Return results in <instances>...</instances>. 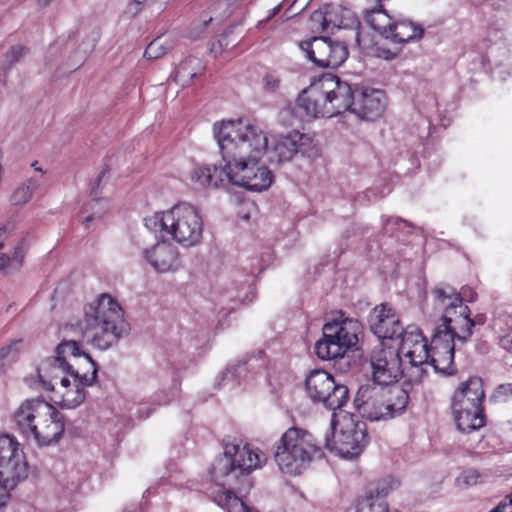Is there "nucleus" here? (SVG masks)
Segmentation results:
<instances>
[{
  "label": "nucleus",
  "instance_id": "obj_30",
  "mask_svg": "<svg viewBox=\"0 0 512 512\" xmlns=\"http://www.w3.org/2000/svg\"><path fill=\"white\" fill-rule=\"evenodd\" d=\"M200 68V63L196 58L184 60L174 73L175 82L182 86L190 85Z\"/></svg>",
  "mask_w": 512,
  "mask_h": 512
},
{
  "label": "nucleus",
  "instance_id": "obj_22",
  "mask_svg": "<svg viewBox=\"0 0 512 512\" xmlns=\"http://www.w3.org/2000/svg\"><path fill=\"white\" fill-rule=\"evenodd\" d=\"M455 347L456 344L454 341L435 332L432 338L427 364L433 366L437 372L452 375L455 372L453 366Z\"/></svg>",
  "mask_w": 512,
  "mask_h": 512
},
{
  "label": "nucleus",
  "instance_id": "obj_45",
  "mask_svg": "<svg viewBox=\"0 0 512 512\" xmlns=\"http://www.w3.org/2000/svg\"><path fill=\"white\" fill-rule=\"evenodd\" d=\"M96 219L94 214H91L87 217H84L81 219L82 225L87 229L90 227V223L93 222Z\"/></svg>",
  "mask_w": 512,
  "mask_h": 512
},
{
  "label": "nucleus",
  "instance_id": "obj_42",
  "mask_svg": "<svg viewBox=\"0 0 512 512\" xmlns=\"http://www.w3.org/2000/svg\"><path fill=\"white\" fill-rule=\"evenodd\" d=\"M462 478L467 485L472 486L477 484L479 474L476 471H468L465 474H463Z\"/></svg>",
  "mask_w": 512,
  "mask_h": 512
},
{
  "label": "nucleus",
  "instance_id": "obj_53",
  "mask_svg": "<svg viewBox=\"0 0 512 512\" xmlns=\"http://www.w3.org/2000/svg\"><path fill=\"white\" fill-rule=\"evenodd\" d=\"M279 9H280V6L275 7L273 15H275Z\"/></svg>",
  "mask_w": 512,
  "mask_h": 512
},
{
  "label": "nucleus",
  "instance_id": "obj_6",
  "mask_svg": "<svg viewBox=\"0 0 512 512\" xmlns=\"http://www.w3.org/2000/svg\"><path fill=\"white\" fill-rule=\"evenodd\" d=\"M145 225L161 237L170 236L184 247L195 246L202 239V217L194 206L187 203L177 204L169 210L155 213L145 219Z\"/></svg>",
  "mask_w": 512,
  "mask_h": 512
},
{
  "label": "nucleus",
  "instance_id": "obj_11",
  "mask_svg": "<svg viewBox=\"0 0 512 512\" xmlns=\"http://www.w3.org/2000/svg\"><path fill=\"white\" fill-rule=\"evenodd\" d=\"M305 389L313 403L322 404L330 410L340 409L349 398L348 388L337 384L334 377L325 370H313L305 381Z\"/></svg>",
  "mask_w": 512,
  "mask_h": 512
},
{
  "label": "nucleus",
  "instance_id": "obj_1",
  "mask_svg": "<svg viewBox=\"0 0 512 512\" xmlns=\"http://www.w3.org/2000/svg\"><path fill=\"white\" fill-rule=\"evenodd\" d=\"M224 165L197 167L191 180L201 188H218L228 183L251 191L268 189L273 182L271 170L260 164L267 149V138L260 125L249 119L227 120L213 127Z\"/></svg>",
  "mask_w": 512,
  "mask_h": 512
},
{
  "label": "nucleus",
  "instance_id": "obj_18",
  "mask_svg": "<svg viewBox=\"0 0 512 512\" xmlns=\"http://www.w3.org/2000/svg\"><path fill=\"white\" fill-rule=\"evenodd\" d=\"M67 373H60V378L49 381L48 378L39 377L46 390L52 391V400L63 408L73 409L81 405L86 397L84 387L80 380L72 377L71 381Z\"/></svg>",
  "mask_w": 512,
  "mask_h": 512
},
{
  "label": "nucleus",
  "instance_id": "obj_35",
  "mask_svg": "<svg viewBox=\"0 0 512 512\" xmlns=\"http://www.w3.org/2000/svg\"><path fill=\"white\" fill-rule=\"evenodd\" d=\"M367 504L370 507L371 512H397L395 510L391 511L385 500L382 497L377 496L375 500L373 497H369L367 499Z\"/></svg>",
  "mask_w": 512,
  "mask_h": 512
},
{
  "label": "nucleus",
  "instance_id": "obj_13",
  "mask_svg": "<svg viewBox=\"0 0 512 512\" xmlns=\"http://www.w3.org/2000/svg\"><path fill=\"white\" fill-rule=\"evenodd\" d=\"M28 476V463L17 441L8 435L0 436V483L15 488Z\"/></svg>",
  "mask_w": 512,
  "mask_h": 512
},
{
  "label": "nucleus",
  "instance_id": "obj_3",
  "mask_svg": "<svg viewBox=\"0 0 512 512\" xmlns=\"http://www.w3.org/2000/svg\"><path fill=\"white\" fill-rule=\"evenodd\" d=\"M266 460L263 452L252 450L248 445L226 443L223 454L215 458L210 474L216 484L230 488L219 490L214 496V501L226 512H257L236 496L231 488L241 477L262 467Z\"/></svg>",
  "mask_w": 512,
  "mask_h": 512
},
{
  "label": "nucleus",
  "instance_id": "obj_19",
  "mask_svg": "<svg viewBox=\"0 0 512 512\" xmlns=\"http://www.w3.org/2000/svg\"><path fill=\"white\" fill-rule=\"evenodd\" d=\"M354 403L359 413L371 421L390 418L381 385H362L357 391Z\"/></svg>",
  "mask_w": 512,
  "mask_h": 512
},
{
  "label": "nucleus",
  "instance_id": "obj_33",
  "mask_svg": "<svg viewBox=\"0 0 512 512\" xmlns=\"http://www.w3.org/2000/svg\"><path fill=\"white\" fill-rule=\"evenodd\" d=\"M171 49L170 41L165 37L154 39L145 49V57L148 59H159Z\"/></svg>",
  "mask_w": 512,
  "mask_h": 512
},
{
  "label": "nucleus",
  "instance_id": "obj_41",
  "mask_svg": "<svg viewBox=\"0 0 512 512\" xmlns=\"http://www.w3.org/2000/svg\"><path fill=\"white\" fill-rule=\"evenodd\" d=\"M500 345L505 350L512 353V330L508 331L500 338Z\"/></svg>",
  "mask_w": 512,
  "mask_h": 512
},
{
  "label": "nucleus",
  "instance_id": "obj_34",
  "mask_svg": "<svg viewBox=\"0 0 512 512\" xmlns=\"http://www.w3.org/2000/svg\"><path fill=\"white\" fill-rule=\"evenodd\" d=\"M309 29L313 33H329L325 7L314 11L309 18Z\"/></svg>",
  "mask_w": 512,
  "mask_h": 512
},
{
  "label": "nucleus",
  "instance_id": "obj_17",
  "mask_svg": "<svg viewBox=\"0 0 512 512\" xmlns=\"http://www.w3.org/2000/svg\"><path fill=\"white\" fill-rule=\"evenodd\" d=\"M476 320H472L471 311L465 304L455 310H449L448 315H442L441 323L436 327L435 332L452 341L464 344L473 334V327Z\"/></svg>",
  "mask_w": 512,
  "mask_h": 512
},
{
  "label": "nucleus",
  "instance_id": "obj_20",
  "mask_svg": "<svg viewBox=\"0 0 512 512\" xmlns=\"http://www.w3.org/2000/svg\"><path fill=\"white\" fill-rule=\"evenodd\" d=\"M373 333L382 339H393L404 334L399 317L390 306L381 304L376 306L369 318Z\"/></svg>",
  "mask_w": 512,
  "mask_h": 512
},
{
  "label": "nucleus",
  "instance_id": "obj_52",
  "mask_svg": "<svg viewBox=\"0 0 512 512\" xmlns=\"http://www.w3.org/2000/svg\"><path fill=\"white\" fill-rule=\"evenodd\" d=\"M331 424H332L333 429L335 430L336 429V421L334 419L332 420Z\"/></svg>",
  "mask_w": 512,
  "mask_h": 512
},
{
  "label": "nucleus",
  "instance_id": "obj_50",
  "mask_svg": "<svg viewBox=\"0 0 512 512\" xmlns=\"http://www.w3.org/2000/svg\"><path fill=\"white\" fill-rule=\"evenodd\" d=\"M511 420H512V406H511V409L509 410L508 412V422L511 424Z\"/></svg>",
  "mask_w": 512,
  "mask_h": 512
},
{
  "label": "nucleus",
  "instance_id": "obj_29",
  "mask_svg": "<svg viewBox=\"0 0 512 512\" xmlns=\"http://www.w3.org/2000/svg\"><path fill=\"white\" fill-rule=\"evenodd\" d=\"M365 20L374 30L386 38L391 35L393 22L386 11L377 8L372 9L366 13Z\"/></svg>",
  "mask_w": 512,
  "mask_h": 512
},
{
  "label": "nucleus",
  "instance_id": "obj_36",
  "mask_svg": "<svg viewBox=\"0 0 512 512\" xmlns=\"http://www.w3.org/2000/svg\"><path fill=\"white\" fill-rule=\"evenodd\" d=\"M280 78L274 74H267L263 78L264 89L268 92H275L280 87Z\"/></svg>",
  "mask_w": 512,
  "mask_h": 512
},
{
  "label": "nucleus",
  "instance_id": "obj_12",
  "mask_svg": "<svg viewBox=\"0 0 512 512\" xmlns=\"http://www.w3.org/2000/svg\"><path fill=\"white\" fill-rule=\"evenodd\" d=\"M260 128H262L260 126ZM267 138V149L262 157L268 153L271 162L283 163L291 161L297 154L311 156L315 149L314 140L308 134L299 131H291L288 134H277L272 136L269 147L268 134L261 129Z\"/></svg>",
  "mask_w": 512,
  "mask_h": 512
},
{
  "label": "nucleus",
  "instance_id": "obj_38",
  "mask_svg": "<svg viewBox=\"0 0 512 512\" xmlns=\"http://www.w3.org/2000/svg\"><path fill=\"white\" fill-rule=\"evenodd\" d=\"M489 512H512V494Z\"/></svg>",
  "mask_w": 512,
  "mask_h": 512
},
{
  "label": "nucleus",
  "instance_id": "obj_49",
  "mask_svg": "<svg viewBox=\"0 0 512 512\" xmlns=\"http://www.w3.org/2000/svg\"><path fill=\"white\" fill-rule=\"evenodd\" d=\"M147 0H133V5H142L146 2Z\"/></svg>",
  "mask_w": 512,
  "mask_h": 512
},
{
  "label": "nucleus",
  "instance_id": "obj_5",
  "mask_svg": "<svg viewBox=\"0 0 512 512\" xmlns=\"http://www.w3.org/2000/svg\"><path fill=\"white\" fill-rule=\"evenodd\" d=\"M18 431L40 446L57 443L65 425L63 415L51 404L41 399L25 400L14 412Z\"/></svg>",
  "mask_w": 512,
  "mask_h": 512
},
{
  "label": "nucleus",
  "instance_id": "obj_8",
  "mask_svg": "<svg viewBox=\"0 0 512 512\" xmlns=\"http://www.w3.org/2000/svg\"><path fill=\"white\" fill-rule=\"evenodd\" d=\"M485 397L480 378L473 377L460 384L452 397V411L457 428L470 433L484 426L482 401Z\"/></svg>",
  "mask_w": 512,
  "mask_h": 512
},
{
  "label": "nucleus",
  "instance_id": "obj_43",
  "mask_svg": "<svg viewBox=\"0 0 512 512\" xmlns=\"http://www.w3.org/2000/svg\"><path fill=\"white\" fill-rule=\"evenodd\" d=\"M12 348V346H7L0 349V373L4 368V359L8 356Z\"/></svg>",
  "mask_w": 512,
  "mask_h": 512
},
{
  "label": "nucleus",
  "instance_id": "obj_40",
  "mask_svg": "<svg viewBox=\"0 0 512 512\" xmlns=\"http://www.w3.org/2000/svg\"><path fill=\"white\" fill-rule=\"evenodd\" d=\"M11 490H13V488H8L5 483H0V508L6 505Z\"/></svg>",
  "mask_w": 512,
  "mask_h": 512
},
{
  "label": "nucleus",
  "instance_id": "obj_9",
  "mask_svg": "<svg viewBox=\"0 0 512 512\" xmlns=\"http://www.w3.org/2000/svg\"><path fill=\"white\" fill-rule=\"evenodd\" d=\"M362 332V325L356 319L346 318L328 322L323 327V338L315 344L316 355L322 360L342 358L354 348Z\"/></svg>",
  "mask_w": 512,
  "mask_h": 512
},
{
  "label": "nucleus",
  "instance_id": "obj_15",
  "mask_svg": "<svg viewBox=\"0 0 512 512\" xmlns=\"http://www.w3.org/2000/svg\"><path fill=\"white\" fill-rule=\"evenodd\" d=\"M373 383L388 385L396 383L404 373L402 359L398 350L379 345L372 351L370 357Z\"/></svg>",
  "mask_w": 512,
  "mask_h": 512
},
{
  "label": "nucleus",
  "instance_id": "obj_25",
  "mask_svg": "<svg viewBox=\"0 0 512 512\" xmlns=\"http://www.w3.org/2000/svg\"><path fill=\"white\" fill-rule=\"evenodd\" d=\"M324 7L330 33H333L335 29L358 27V19L350 9L336 4L325 5Z\"/></svg>",
  "mask_w": 512,
  "mask_h": 512
},
{
  "label": "nucleus",
  "instance_id": "obj_14",
  "mask_svg": "<svg viewBox=\"0 0 512 512\" xmlns=\"http://www.w3.org/2000/svg\"><path fill=\"white\" fill-rule=\"evenodd\" d=\"M299 47L312 62L323 68H337L348 57V49L344 43L327 37H313L301 41Z\"/></svg>",
  "mask_w": 512,
  "mask_h": 512
},
{
  "label": "nucleus",
  "instance_id": "obj_46",
  "mask_svg": "<svg viewBox=\"0 0 512 512\" xmlns=\"http://www.w3.org/2000/svg\"><path fill=\"white\" fill-rule=\"evenodd\" d=\"M227 38H228V34H224L221 36V38L219 39L218 41V44L219 46L222 48H227V46L229 45L228 41H227Z\"/></svg>",
  "mask_w": 512,
  "mask_h": 512
},
{
  "label": "nucleus",
  "instance_id": "obj_28",
  "mask_svg": "<svg viewBox=\"0 0 512 512\" xmlns=\"http://www.w3.org/2000/svg\"><path fill=\"white\" fill-rule=\"evenodd\" d=\"M424 30L418 24L408 20L400 19L393 22L391 35L388 39L402 43L422 38Z\"/></svg>",
  "mask_w": 512,
  "mask_h": 512
},
{
  "label": "nucleus",
  "instance_id": "obj_51",
  "mask_svg": "<svg viewBox=\"0 0 512 512\" xmlns=\"http://www.w3.org/2000/svg\"><path fill=\"white\" fill-rule=\"evenodd\" d=\"M36 164H37V162L32 164V166L35 167V170L41 172L42 174H44V171L41 168L36 167Z\"/></svg>",
  "mask_w": 512,
  "mask_h": 512
},
{
  "label": "nucleus",
  "instance_id": "obj_23",
  "mask_svg": "<svg viewBox=\"0 0 512 512\" xmlns=\"http://www.w3.org/2000/svg\"><path fill=\"white\" fill-rule=\"evenodd\" d=\"M146 259L159 273L174 272L180 267L178 250L167 241H162L145 251Z\"/></svg>",
  "mask_w": 512,
  "mask_h": 512
},
{
  "label": "nucleus",
  "instance_id": "obj_27",
  "mask_svg": "<svg viewBox=\"0 0 512 512\" xmlns=\"http://www.w3.org/2000/svg\"><path fill=\"white\" fill-rule=\"evenodd\" d=\"M74 364L66 373L80 380L82 385L91 386L97 378L98 369L96 363L88 354L84 353Z\"/></svg>",
  "mask_w": 512,
  "mask_h": 512
},
{
  "label": "nucleus",
  "instance_id": "obj_24",
  "mask_svg": "<svg viewBox=\"0 0 512 512\" xmlns=\"http://www.w3.org/2000/svg\"><path fill=\"white\" fill-rule=\"evenodd\" d=\"M431 300L434 309L442 315H448L449 310H455L463 304L461 295L450 285L439 284L431 290Z\"/></svg>",
  "mask_w": 512,
  "mask_h": 512
},
{
  "label": "nucleus",
  "instance_id": "obj_10",
  "mask_svg": "<svg viewBox=\"0 0 512 512\" xmlns=\"http://www.w3.org/2000/svg\"><path fill=\"white\" fill-rule=\"evenodd\" d=\"M337 424L339 430L334 432L332 441L326 439V447L345 458L360 455L369 442L366 423L344 413L337 420Z\"/></svg>",
  "mask_w": 512,
  "mask_h": 512
},
{
  "label": "nucleus",
  "instance_id": "obj_32",
  "mask_svg": "<svg viewBox=\"0 0 512 512\" xmlns=\"http://www.w3.org/2000/svg\"><path fill=\"white\" fill-rule=\"evenodd\" d=\"M25 251L21 246H16L12 253H4L0 255V270L7 273L20 270L23 266Z\"/></svg>",
  "mask_w": 512,
  "mask_h": 512
},
{
  "label": "nucleus",
  "instance_id": "obj_4",
  "mask_svg": "<svg viewBox=\"0 0 512 512\" xmlns=\"http://www.w3.org/2000/svg\"><path fill=\"white\" fill-rule=\"evenodd\" d=\"M80 327L83 337L101 350L111 347L129 330L123 309L108 294L85 306Z\"/></svg>",
  "mask_w": 512,
  "mask_h": 512
},
{
  "label": "nucleus",
  "instance_id": "obj_26",
  "mask_svg": "<svg viewBox=\"0 0 512 512\" xmlns=\"http://www.w3.org/2000/svg\"><path fill=\"white\" fill-rule=\"evenodd\" d=\"M386 409L390 412V418L403 412L409 402V396L405 389L394 384L382 385Z\"/></svg>",
  "mask_w": 512,
  "mask_h": 512
},
{
  "label": "nucleus",
  "instance_id": "obj_44",
  "mask_svg": "<svg viewBox=\"0 0 512 512\" xmlns=\"http://www.w3.org/2000/svg\"><path fill=\"white\" fill-rule=\"evenodd\" d=\"M142 5H133V1L128 4L125 13L131 17L135 16L140 10Z\"/></svg>",
  "mask_w": 512,
  "mask_h": 512
},
{
  "label": "nucleus",
  "instance_id": "obj_37",
  "mask_svg": "<svg viewBox=\"0 0 512 512\" xmlns=\"http://www.w3.org/2000/svg\"><path fill=\"white\" fill-rule=\"evenodd\" d=\"M14 229V224L10 221H6L0 225V250L4 248L5 242L10 237L11 232Z\"/></svg>",
  "mask_w": 512,
  "mask_h": 512
},
{
  "label": "nucleus",
  "instance_id": "obj_21",
  "mask_svg": "<svg viewBox=\"0 0 512 512\" xmlns=\"http://www.w3.org/2000/svg\"><path fill=\"white\" fill-rule=\"evenodd\" d=\"M398 352L412 367H419L428 363L430 350L421 331L417 327H408L401 336Z\"/></svg>",
  "mask_w": 512,
  "mask_h": 512
},
{
  "label": "nucleus",
  "instance_id": "obj_31",
  "mask_svg": "<svg viewBox=\"0 0 512 512\" xmlns=\"http://www.w3.org/2000/svg\"><path fill=\"white\" fill-rule=\"evenodd\" d=\"M39 186L40 183L37 179L33 177L27 179L13 191L10 197L11 204L14 206H23L27 204L32 199L34 192L39 188Z\"/></svg>",
  "mask_w": 512,
  "mask_h": 512
},
{
  "label": "nucleus",
  "instance_id": "obj_47",
  "mask_svg": "<svg viewBox=\"0 0 512 512\" xmlns=\"http://www.w3.org/2000/svg\"><path fill=\"white\" fill-rule=\"evenodd\" d=\"M387 223H392L395 225L407 224L406 221L402 220L401 218H389V219H387Z\"/></svg>",
  "mask_w": 512,
  "mask_h": 512
},
{
  "label": "nucleus",
  "instance_id": "obj_7",
  "mask_svg": "<svg viewBox=\"0 0 512 512\" xmlns=\"http://www.w3.org/2000/svg\"><path fill=\"white\" fill-rule=\"evenodd\" d=\"M317 451L318 445L311 433L291 427L277 442L274 460L283 473L299 475L309 466Z\"/></svg>",
  "mask_w": 512,
  "mask_h": 512
},
{
  "label": "nucleus",
  "instance_id": "obj_48",
  "mask_svg": "<svg viewBox=\"0 0 512 512\" xmlns=\"http://www.w3.org/2000/svg\"><path fill=\"white\" fill-rule=\"evenodd\" d=\"M474 320L477 322L476 325L484 323V318L482 316H477Z\"/></svg>",
  "mask_w": 512,
  "mask_h": 512
},
{
  "label": "nucleus",
  "instance_id": "obj_16",
  "mask_svg": "<svg viewBox=\"0 0 512 512\" xmlns=\"http://www.w3.org/2000/svg\"><path fill=\"white\" fill-rule=\"evenodd\" d=\"M84 354L74 340L62 341L55 350V356L45 359L38 368V376L54 381L60 373H66Z\"/></svg>",
  "mask_w": 512,
  "mask_h": 512
},
{
  "label": "nucleus",
  "instance_id": "obj_2",
  "mask_svg": "<svg viewBox=\"0 0 512 512\" xmlns=\"http://www.w3.org/2000/svg\"><path fill=\"white\" fill-rule=\"evenodd\" d=\"M298 106L312 118L334 117L351 110L359 118L375 120L386 108L383 91L364 88L354 97L351 86L339 77L324 74L298 97Z\"/></svg>",
  "mask_w": 512,
  "mask_h": 512
},
{
  "label": "nucleus",
  "instance_id": "obj_39",
  "mask_svg": "<svg viewBox=\"0 0 512 512\" xmlns=\"http://www.w3.org/2000/svg\"><path fill=\"white\" fill-rule=\"evenodd\" d=\"M24 48L21 46L12 47L7 54L8 60L13 63L19 60V58L23 55Z\"/></svg>",
  "mask_w": 512,
  "mask_h": 512
}]
</instances>
